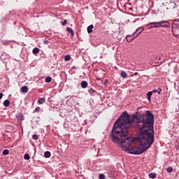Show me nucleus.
<instances>
[{
  "label": "nucleus",
  "mask_w": 179,
  "mask_h": 179,
  "mask_svg": "<svg viewBox=\"0 0 179 179\" xmlns=\"http://www.w3.org/2000/svg\"><path fill=\"white\" fill-rule=\"evenodd\" d=\"M159 27H170V22L168 21L158 22Z\"/></svg>",
  "instance_id": "4"
},
{
  "label": "nucleus",
  "mask_w": 179,
  "mask_h": 179,
  "mask_svg": "<svg viewBox=\"0 0 179 179\" xmlns=\"http://www.w3.org/2000/svg\"><path fill=\"white\" fill-rule=\"evenodd\" d=\"M177 6V3H176V1L171 0V1L168 3V7H166V9H174Z\"/></svg>",
  "instance_id": "5"
},
{
  "label": "nucleus",
  "mask_w": 179,
  "mask_h": 179,
  "mask_svg": "<svg viewBox=\"0 0 179 179\" xmlns=\"http://www.w3.org/2000/svg\"><path fill=\"white\" fill-rule=\"evenodd\" d=\"M45 103V98H41L38 100V104H44Z\"/></svg>",
  "instance_id": "16"
},
{
  "label": "nucleus",
  "mask_w": 179,
  "mask_h": 179,
  "mask_svg": "<svg viewBox=\"0 0 179 179\" xmlns=\"http://www.w3.org/2000/svg\"><path fill=\"white\" fill-rule=\"evenodd\" d=\"M66 23H68V20H64V22H62V26H65L66 24Z\"/></svg>",
  "instance_id": "30"
},
{
  "label": "nucleus",
  "mask_w": 179,
  "mask_h": 179,
  "mask_svg": "<svg viewBox=\"0 0 179 179\" xmlns=\"http://www.w3.org/2000/svg\"><path fill=\"white\" fill-rule=\"evenodd\" d=\"M120 76L121 78H123V79H127V78H128V74L127 72L122 71L120 73Z\"/></svg>",
  "instance_id": "9"
},
{
  "label": "nucleus",
  "mask_w": 179,
  "mask_h": 179,
  "mask_svg": "<svg viewBox=\"0 0 179 179\" xmlns=\"http://www.w3.org/2000/svg\"><path fill=\"white\" fill-rule=\"evenodd\" d=\"M109 82H110V81H109L108 79H106V80H105V85L107 84V83H109Z\"/></svg>",
  "instance_id": "32"
},
{
  "label": "nucleus",
  "mask_w": 179,
  "mask_h": 179,
  "mask_svg": "<svg viewBox=\"0 0 179 179\" xmlns=\"http://www.w3.org/2000/svg\"><path fill=\"white\" fill-rule=\"evenodd\" d=\"M40 110H41V108L38 106L34 109V113H38Z\"/></svg>",
  "instance_id": "29"
},
{
  "label": "nucleus",
  "mask_w": 179,
  "mask_h": 179,
  "mask_svg": "<svg viewBox=\"0 0 179 179\" xmlns=\"http://www.w3.org/2000/svg\"><path fill=\"white\" fill-rule=\"evenodd\" d=\"M33 54H38L40 52V49L38 48H34L32 50Z\"/></svg>",
  "instance_id": "19"
},
{
  "label": "nucleus",
  "mask_w": 179,
  "mask_h": 179,
  "mask_svg": "<svg viewBox=\"0 0 179 179\" xmlns=\"http://www.w3.org/2000/svg\"><path fill=\"white\" fill-rule=\"evenodd\" d=\"M3 155H4V156H6L7 155H9V150H4L3 151Z\"/></svg>",
  "instance_id": "27"
},
{
  "label": "nucleus",
  "mask_w": 179,
  "mask_h": 179,
  "mask_svg": "<svg viewBox=\"0 0 179 179\" xmlns=\"http://www.w3.org/2000/svg\"><path fill=\"white\" fill-rule=\"evenodd\" d=\"M88 93H90V94H93L94 93H96V90H94L93 88H90L88 90Z\"/></svg>",
  "instance_id": "22"
},
{
  "label": "nucleus",
  "mask_w": 179,
  "mask_h": 179,
  "mask_svg": "<svg viewBox=\"0 0 179 179\" xmlns=\"http://www.w3.org/2000/svg\"><path fill=\"white\" fill-rule=\"evenodd\" d=\"M99 179H106V176L104 175V173H101L99 176Z\"/></svg>",
  "instance_id": "26"
},
{
  "label": "nucleus",
  "mask_w": 179,
  "mask_h": 179,
  "mask_svg": "<svg viewBox=\"0 0 179 179\" xmlns=\"http://www.w3.org/2000/svg\"><path fill=\"white\" fill-rule=\"evenodd\" d=\"M44 156H45V157H46V159H48V158L51 157V152L49 151H46L44 153Z\"/></svg>",
  "instance_id": "18"
},
{
  "label": "nucleus",
  "mask_w": 179,
  "mask_h": 179,
  "mask_svg": "<svg viewBox=\"0 0 179 179\" xmlns=\"http://www.w3.org/2000/svg\"><path fill=\"white\" fill-rule=\"evenodd\" d=\"M21 92H22V93H27V92H29V87L26 85L23 86L21 88Z\"/></svg>",
  "instance_id": "10"
},
{
  "label": "nucleus",
  "mask_w": 179,
  "mask_h": 179,
  "mask_svg": "<svg viewBox=\"0 0 179 179\" xmlns=\"http://www.w3.org/2000/svg\"><path fill=\"white\" fill-rule=\"evenodd\" d=\"M134 75L136 76V75H138V72L134 73Z\"/></svg>",
  "instance_id": "34"
},
{
  "label": "nucleus",
  "mask_w": 179,
  "mask_h": 179,
  "mask_svg": "<svg viewBox=\"0 0 179 179\" xmlns=\"http://www.w3.org/2000/svg\"><path fill=\"white\" fill-rule=\"evenodd\" d=\"M152 93H158V94H162V88L159 87L157 90H153L151 91Z\"/></svg>",
  "instance_id": "11"
},
{
  "label": "nucleus",
  "mask_w": 179,
  "mask_h": 179,
  "mask_svg": "<svg viewBox=\"0 0 179 179\" xmlns=\"http://www.w3.org/2000/svg\"><path fill=\"white\" fill-rule=\"evenodd\" d=\"M87 33L90 34L93 32V24H90V26L87 27Z\"/></svg>",
  "instance_id": "12"
},
{
  "label": "nucleus",
  "mask_w": 179,
  "mask_h": 179,
  "mask_svg": "<svg viewBox=\"0 0 179 179\" xmlns=\"http://www.w3.org/2000/svg\"><path fill=\"white\" fill-rule=\"evenodd\" d=\"M172 32L175 37L179 38V20H174L172 23Z\"/></svg>",
  "instance_id": "2"
},
{
  "label": "nucleus",
  "mask_w": 179,
  "mask_h": 179,
  "mask_svg": "<svg viewBox=\"0 0 179 179\" xmlns=\"http://www.w3.org/2000/svg\"><path fill=\"white\" fill-rule=\"evenodd\" d=\"M3 97V94L2 92H0V100Z\"/></svg>",
  "instance_id": "31"
},
{
  "label": "nucleus",
  "mask_w": 179,
  "mask_h": 179,
  "mask_svg": "<svg viewBox=\"0 0 179 179\" xmlns=\"http://www.w3.org/2000/svg\"><path fill=\"white\" fill-rule=\"evenodd\" d=\"M16 118H17V121H20V122H22V121H23V120H24V116L22 113H18L16 115Z\"/></svg>",
  "instance_id": "8"
},
{
  "label": "nucleus",
  "mask_w": 179,
  "mask_h": 179,
  "mask_svg": "<svg viewBox=\"0 0 179 179\" xmlns=\"http://www.w3.org/2000/svg\"><path fill=\"white\" fill-rule=\"evenodd\" d=\"M148 177L150 178H156V174L155 173H149Z\"/></svg>",
  "instance_id": "21"
},
{
  "label": "nucleus",
  "mask_w": 179,
  "mask_h": 179,
  "mask_svg": "<svg viewBox=\"0 0 179 179\" xmlns=\"http://www.w3.org/2000/svg\"><path fill=\"white\" fill-rule=\"evenodd\" d=\"M136 35H134V34L132 35H127L126 36V39L127 43H131V41H132V40H134V38H136V37H135Z\"/></svg>",
  "instance_id": "7"
},
{
  "label": "nucleus",
  "mask_w": 179,
  "mask_h": 179,
  "mask_svg": "<svg viewBox=\"0 0 179 179\" xmlns=\"http://www.w3.org/2000/svg\"><path fill=\"white\" fill-rule=\"evenodd\" d=\"M155 115L150 110L131 116L124 111L115 122L109 138L130 155H142L155 142Z\"/></svg>",
  "instance_id": "1"
},
{
  "label": "nucleus",
  "mask_w": 179,
  "mask_h": 179,
  "mask_svg": "<svg viewBox=\"0 0 179 179\" xmlns=\"http://www.w3.org/2000/svg\"><path fill=\"white\" fill-rule=\"evenodd\" d=\"M32 138H33V139H34L35 141H37V139H38V135H37V134H34V135L32 136Z\"/></svg>",
  "instance_id": "28"
},
{
  "label": "nucleus",
  "mask_w": 179,
  "mask_h": 179,
  "mask_svg": "<svg viewBox=\"0 0 179 179\" xmlns=\"http://www.w3.org/2000/svg\"><path fill=\"white\" fill-rule=\"evenodd\" d=\"M51 80H52V78L48 76L45 78V82H46V83H51Z\"/></svg>",
  "instance_id": "20"
},
{
  "label": "nucleus",
  "mask_w": 179,
  "mask_h": 179,
  "mask_svg": "<svg viewBox=\"0 0 179 179\" xmlns=\"http://www.w3.org/2000/svg\"><path fill=\"white\" fill-rule=\"evenodd\" d=\"M66 30L67 31H69V33H71L72 36H75V32L73 31V29H72V28L66 27Z\"/></svg>",
  "instance_id": "13"
},
{
  "label": "nucleus",
  "mask_w": 179,
  "mask_h": 179,
  "mask_svg": "<svg viewBox=\"0 0 179 179\" xmlns=\"http://www.w3.org/2000/svg\"><path fill=\"white\" fill-rule=\"evenodd\" d=\"M44 44H48V41H44Z\"/></svg>",
  "instance_id": "33"
},
{
  "label": "nucleus",
  "mask_w": 179,
  "mask_h": 179,
  "mask_svg": "<svg viewBox=\"0 0 179 179\" xmlns=\"http://www.w3.org/2000/svg\"><path fill=\"white\" fill-rule=\"evenodd\" d=\"M148 29L159 28V22H150L146 24Z\"/></svg>",
  "instance_id": "3"
},
{
  "label": "nucleus",
  "mask_w": 179,
  "mask_h": 179,
  "mask_svg": "<svg viewBox=\"0 0 179 179\" xmlns=\"http://www.w3.org/2000/svg\"><path fill=\"white\" fill-rule=\"evenodd\" d=\"M87 81H83L82 83H81V87L83 88V89H86V87H87Z\"/></svg>",
  "instance_id": "14"
},
{
  "label": "nucleus",
  "mask_w": 179,
  "mask_h": 179,
  "mask_svg": "<svg viewBox=\"0 0 179 179\" xmlns=\"http://www.w3.org/2000/svg\"><path fill=\"white\" fill-rule=\"evenodd\" d=\"M173 167H171V166H169V167H168L167 169H166V171H167V173H173Z\"/></svg>",
  "instance_id": "23"
},
{
  "label": "nucleus",
  "mask_w": 179,
  "mask_h": 179,
  "mask_svg": "<svg viewBox=\"0 0 179 179\" xmlns=\"http://www.w3.org/2000/svg\"><path fill=\"white\" fill-rule=\"evenodd\" d=\"M65 61H70L71 60V56L69 55H67L64 57Z\"/></svg>",
  "instance_id": "25"
},
{
  "label": "nucleus",
  "mask_w": 179,
  "mask_h": 179,
  "mask_svg": "<svg viewBox=\"0 0 179 179\" xmlns=\"http://www.w3.org/2000/svg\"><path fill=\"white\" fill-rule=\"evenodd\" d=\"M10 104V101L9 99H6L3 101V106L4 107H9V105Z\"/></svg>",
  "instance_id": "17"
},
{
  "label": "nucleus",
  "mask_w": 179,
  "mask_h": 179,
  "mask_svg": "<svg viewBox=\"0 0 179 179\" xmlns=\"http://www.w3.org/2000/svg\"><path fill=\"white\" fill-rule=\"evenodd\" d=\"M96 79H97L98 80H100V79H99L98 78H96Z\"/></svg>",
  "instance_id": "35"
},
{
  "label": "nucleus",
  "mask_w": 179,
  "mask_h": 179,
  "mask_svg": "<svg viewBox=\"0 0 179 179\" xmlns=\"http://www.w3.org/2000/svg\"><path fill=\"white\" fill-rule=\"evenodd\" d=\"M152 94H153V92H148L147 93V99L148 100V101H151L150 99L152 98Z\"/></svg>",
  "instance_id": "15"
},
{
  "label": "nucleus",
  "mask_w": 179,
  "mask_h": 179,
  "mask_svg": "<svg viewBox=\"0 0 179 179\" xmlns=\"http://www.w3.org/2000/svg\"><path fill=\"white\" fill-rule=\"evenodd\" d=\"M143 30V27H138L136 31L133 34V36H135V37H138V36H139V34H141V33H142Z\"/></svg>",
  "instance_id": "6"
},
{
  "label": "nucleus",
  "mask_w": 179,
  "mask_h": 179,
  "mask_svg": "<svg viewBox=\"0 0 179 179\" xmlns=\"http://www.w3.org/2000/svg\"><path fill=\"white\" fill-rule=\"evenodd\" d=\"M24 159L25 160H30V155H29V154H25L24 156Z\"/></svg>",
  "instance_id": "24"
}]
</instances>
